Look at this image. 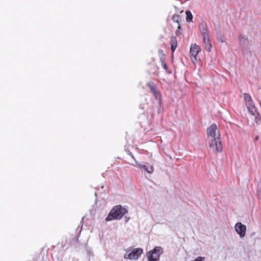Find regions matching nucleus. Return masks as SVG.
<instances>
[{
  "instance_id": "obj_2",
  "label": "nucleus",
  "mask_w": 261,
  "mask_h": 261,
  "mask_svg": "<svg viewBox=\"0 0 261 261\" xmlns=\"http://www.w3.org/2000/svg\"><path fill=\"white\" fill-rule=\"evenodd\" d=\"M127 213V210L121 205H116L111 210L105 220L108 222L114 220H119Z\"/></svg>"
},
{
  "instance_id": "obj_19",
  "label": "nucleus",
  "mask_w": 261,
  "mask_h": 261,
  "mask_svg": "<svg viewBox=\"0 0 261 261\" xmlns=\"http://www.w3.org/2000/svg\"><path fill=\"white\" fill-rule=\"evenodd\" d=\"M176 35H177L178 33V30L176 31Z\"/></svg>"
},
{
  "instance_id": "obj_11",
  "label": "nucleus",
  "mask_w": 261,
  "mask_h": 261,
  "mask_svg": "<svg viewBox=\"0 0 261 261\" xmlns=\"http://www.w3.org/2000/svg\"><path fill=\"white\" fill-rule=\"evenodd\" d=\"M245 104L250 114L252 113H255V111L257 110L252 100L250 102H247Z\"/></svg>"
},
{
  "instance_id": "obj_9",
  "label": "nucleus",
  "mask_w": 261,
  "mask_h": 261,
  "mask_svg": "<svg viewBox=\"0 0 261 261\" xmlns=\"http://www.w3.org/2000/svg\"><path fill=\"white\" fill-rule=\"evenodd\" d=\"M170 48L172 53H173L177 46V39L174 36H172L170 40Z\"/></svg>"
},
{
  "instance_id": "obj_4",
  "label": "nucleus",
  "mask_w": 261,
  "mask_h": 261,
  "mask_svg": "<svg viewBox=\"0 0 261 261\" xmlns=\"http://www.w3.org/2000/svg\"><path fill=\"white\" fill-rule=\"evenodd\" d=\"M143 253V250L141 248H134L131 251L127 250L124 255L125 259H137Z\"/></svg>"
},
{
  "instance_id": "obj_14",
  "label": "nucleus",
  "mask_w": 261,
  "mask_h": 261,
  "mask_svg": "<svg viewBox=\"0 0 261 261\" xmlns=\"http://www.w3.org/2000/svg\"><path fill=\"white\" fill-rule=\"evenodd\" d=\"M257 196L258 199H261V181L258 182L257 184Z\"/></svg>"
},
{
  "instance_id": "obj_7",
  "label": "nucleus",
  "mask_w": 261,
  "mask_h": 261,
  "mask_svg": "<svg viewBox=\"0 0 261 261\" xmlns=\"http://www.w3.org/2000/svg\"><path fill=\"white\" fill-rule=\"evenodd\" d=\"M201 51L200 46L196 44H192L190 47V53L195 60H197V55Z\"/></svg>"
},
{
  "instance_id": "obj_3",
  "label": "nucleus",
  "mask_w": 261,
  "mask_h": 261,
  "mask_svg": "<svg viewBox=\"0 0 261 261\" xmlns=\"http://www.w3.org/2000/svg\"><path fill=\"white\" fill-rule=\"evenodd\" d=\"M199 30L203 38V41L205 44V49L208 51H210L211 44L206 24L205 23H201L199 25Z\"/></svg>"
},
{
  "instance_id": "obj_12",
  "label": "nucleus",
  "mask_w": 261,
  "mask_h": 261,
  "mask_svg": "<svg viewBox=\"0 0 261 261\" xmlns=\"http://www.w3.org/2000/svg\"><path fill=\"white\" fill-rule=\"evenodd\" d=\"M251 115L254 118L256 123L257 124H259L261 123V117L257 110L255 111V113H251Z\"/></svg>"
},
{
  "instance_id": "obj_13",
  "label": "nucleus",
  "mask_w": 261,
  "mask_h": 261,
  "mask_svg": "<svg viewBox=\"0 0 261 261\" xmlns=\"http://www.w3.org/2000/svg\"><path fill=\"white\" fill-rule=\"evenodd\" d=\"M172 20L174 22H176L178 24V30H180L181 27L180 24V17L179 15L175 14L172 17Z\"/></svg>"
},
{
  "instance_id": "obj_18",
  "label": "nucleus",
  "mask_w": 261,
  "mask_h": 261,
  "mask_svg": "<svg viewBox=\"0 0 261 261\" xmlns=\"http://www.w3.org/2000/svg\"><path fill=\"white\" fill-rule=\"evenodd\" d=\"M204 259L205 258L204 257L199 256L193 261H203Z\"/></svg>"
},
{
  "instance_id": "obj_8",
  "label": "nucleus",
  "mask_w": 261,
  "mask_h": 261,
  "mask_svg": "<svg viewBox=\"0 0 261 261\" xmlns=\"http://www.w3.org/2000/svg\"><path fill=\"white\" fill-rule=\"evenodd\" d=\"M135 162L140 168L143 169L145 171H146L149 174H152L154 171V168L152 165H150L148 167H147L146 165H141L139 163H138L137 161L135 159Z\"/></svg>"
},
{
  "instance_id": "obj_15",
  "label": "nucleus",
  "mask_w": 261,
  "mask_h": 261,
  "mask_svg": "<svg viewBox=\"0 0 261 261\" xmlns=\"http://www.w3.org/2000/svg\"><path fill=\"white\" fill-rule=\"evenodd\" d=\"M243 96H244V99L245 103L247 102H250V101L252 100V98L249 94H248L247 93H244L243 94Z\"/></svg>"
},
{
  "instance_id": "obj_10",
  "label": "nucleus",
  "mask_w": 261,
  "mask_h": 261,
  "mask_svg": "<svg viewBox=\"0 0 261 261\" xmlns=\"http://www.w3.org/2000/svg\"><path fill=\"white\" fill-rule=\"evenodd\" d=\"M147 86L156 98H158V97L160 96V95L157 90L156 87L154 84L152 83H148Z\"/></svg>"
},
{
  "instance_id": "obj_6",
  "label": "nucleus",
  "mask_w": 261,
  "mask_h": 261,
  "mask_svg": "<svg viewBox=\"0 0 261 261\" xmlns=\"http://www.w3.org/2000/svg\"><path fill=\"white\" fill-rule=\"evenodd\" d=\"M235 229L241 238H243L246 234V227L241 222L236 223Z\"/></svg>"
},
{
  "instance_id": "obj_1",
  "label": "nucleus",
  "mask_w": 261,
  "mask_h": 261,
  "mask_svg": "<svg viewBox=\"0 0 261 261\" xmlns=\"http://www.w3.org/2000/svg\"><path fill=\"white\" fill-rule=\"evenodd\" d=\"M207 141L212 151L218 153L222 151L223 147L221 135L216 124H212L207 128Z\"/></svg>"
},
{
  "instance_id": "obj_17",
  "label": "nucleus",
  "mask_w": 261,
  "mask_h": 261,
  "mask_svg": "<svg viewBox=\"0 0 261 261\" xmlns=\"http://www.w3.org/2000/svg\"><path fill=\"white\" fill-rule=\"evenodd\" d=\"M162 65L164 69H165L167 71V73H168L169 74H171L172 73V71L168 69L167 64L165 63H164L163 61H162Z\"/></svg>"
},
{
  "instance_id": "obj_16",
  "label": "nucleus",
  "mask_w": 261,
  "mask_h": 261,
  "mask_svg": "<svg viewBox=\"0 0 261 261\" xmlns=\"http://www.w3.org/2000/svg\"><path fill=\"white\" fill-rule=\"evenodd\" d=\"M186 20L188 22H190L192 21L193 19V16L190 11H187L186 12Z\"/></svg>"
},
{
  "instance_id": "obj_5",
  "label": "nucleus",
  "mask_w": 261,
  "mask_h": 261,
  "mask_svg": "<svg viewBox=\"0 0 261 261\" xmlns=\"http://www.w3.org/2000/svg\"><path fill=\"white\" fill-rule=\"evenodd\" d=\"M163 253V249L161 247H155L152 251L147 254L149 261H158L160 255Z\"/></svg>"
}]
</instances>
